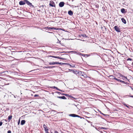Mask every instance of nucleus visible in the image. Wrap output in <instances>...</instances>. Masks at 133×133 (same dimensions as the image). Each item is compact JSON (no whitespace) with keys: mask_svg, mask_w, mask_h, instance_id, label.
Masks as SVG:
<instances>
[{"mask_svg":"<svg viewBox=\"0 0 133 133\" xmlns=\"http://www.w3.org/2000/svg\"><path fill=\"white\" fill-rule=\"evenodd\" d=\"M61 63H59L58 62H50V63H49V64L50 65L61 64Z\"/></svg>","mask_w":133,"mask_h":133,"instance_id":"1","label":"nucleus"},{"mask_svg":"<svg viewBox=\"0 0 133 133\" xmlns=\"http://www.w3.org/2000/svg\"><path fill=\"white\" fill-rule=\"evenodd\" d=\"M114 29L117 32H121V30L117 26H115L114 27Z\"/></svg>","mask_w":133,"mask_h":133,"instance_id":"2","label":"nucleus"},{"mask_svg":"<svg viewBox=\"0 0 133 133\" xmlns=\"http://www.w3.org/2000/svg\"><path fill=\"white\" fill-rule=\"evenodd\" d=\"M25 3H26L28 5H29L30 6H33L32 5V4L31 3H30L29 2L27 1V0H25Z\"/></svg>","mask_w":133,"mask_h":133,"instance_id":"3","label":"nucleus"},{"mask_svg":"<svg viewBox=\"0 0 133 133\" xmlns=\"http://www.w3.org/2000/svg\"><path fill=\"white\" fill-rule=\"evenodd\" d=\"M19 4L21 5H24L25 4V0L24 1H21L19 2Z\"/></svg>","mask_w":133,"mask_h":133,"instance_id":"4","label":"nucleus"},{"mask_svg":"<svg viewBox=\"0 0 133 133\" xmlns=\"http://www.w3.org/2000/svg\"><path fill=\"white\" fill-rule=\"evenodd\" d=\"M120 77H119V78L122 79L124 80L125 79H127V77H125L122 75H120Z\"/></svg>","mask_w":133,"mask_h":133,"instance_id":"5","label":"nucleus"},{"mask_svg":"<svg viewBox=\"0 0 133 133\" xmlns=\"http://www.w3.org/2000/svg\"><path fill=\"white\" fill-rule=\"evenodd\" d=\"M50 57H52L53 58H58V59H64V58H60L58 56H50Z\"/></svg>","mask_w":133,"mask_h":133,"instance_id":"6","label":"nucleus"},{"mask_svg":"<svg viewBox=\"0 0 133 133\" xmlns=\"http://www.w3.org/2000/svg\"><path fill=\"white\" fill-rule=\"evenodd\" d=\"M69 116L72 117H79V116L77 115H76L75 114H71L69 115Z\"/></svg>","mask_w":133,"mask_h":133,"instance_id":"7","label":"nucleus"},{"mask_svg":"<svg viewBox=\"0 0 133 133\" xmlns=\"http://www.w3.org/2000/svg\"><path fill=\"white\" fill-rule=\"evenodd\" d=\"M64 3L63 2H61L59 4V5L60 7H62L64 6Z\"/></svg>","mask_w":133,"mask_h":133,"instance_id":"8","label":"nucleus"},{"mask_svg":"<svg viewBox=\"0 0 133 133\" xmlns=\"http://www.w3.org/2000/svg\"><path fill=\"white\" fill-rule=\"evenodd\" d=\"M25 121L24 120H22L21 122V124L22 125H23L24 124H25Z\"/></svg>","mask_w":133,"mask_h":133,"instance_id":"9","label":"nucleus"},{"mask_svg":"<svg viewBox=\"0 0 133 133\" xmlns=\"http://www.w3.org/2000/svg\"><path fill=\"white\" fill-rule=\"evenodd\" d=\"M57 98H59L63 99H66V98L64 96H58V97H57Z\"/></svg>","mask_w":133,"mask_h":133,"instance_id":"10","label":"nucleus"},{"mask_svg":"<svg viewBox=\"0 0 133 133\" xmlns=\"http://www.w3.org/2000/svg\"><path fill=\"white\" fill-rule=\"evenodd\" d=\"M68 14L69 15L71 16L72 15L73 12L71 11L70 10V11H69L68 12Z\"/></svg>","mask_w":133,"mask_h":133,"instance_id":"11","label":"nucleus"},{"mask_svg":"<svg viewBox=\"0 0 133 133\" xmlns=\"http://www.w3.org/2000/svg\"><path fill=\"white\" fill-rule=\"evenodd\" d=\"M121 20L122 21V22L124 24L126 23V21L125 20L124 18H122L121 19Z\"/></svg>","mask_w":133,"mask_h":133,"instance_id":"12","label":"nucleus"},{"mask_svg":"<svg viewBox=\"0 0 133 133\" xmlns=\"http://www.w3.org/2000/svg\"><path fill=\"white\" fill-rule=\"evenodd\" d=\"M109 77L110 79H115V78L114 76H112V75L110 76Z\"/></svg>","mask_w":133,"mask_h":133,"instance_id":"13","label":"nucleus"},{"mask_svg":"<svg viewBox=\"0 0 133 133\" xmlns=\"http://www.w3.org/2000/svg\"><path fill=\"white\" fill-rule=\"evenodd\" d=\"M121 11L122 13H124L125 12V10L124 8H122L121 9Z\"/></svg>","mask_w":133,"mask_h":133,"instance_id":"14","label":"nucleus"},{"mask_svg":"<svg viewBox=\"0 0 133 133\" xmlns=\"http://www.w3.org/2000/svg\"><path fill=\"white\" fill-rule=\"evenodd\" d=\"M43 127L44 128V129H45V131L46 132L48 130V129H46V126L45 124H44L43 125Z\"/></svg>","mask_w":133,"mask_h":133,"instance_id":"15","label":"nucleus"},{"mask_svg":"<svg viewBox=\"0 0 133 133\" xmlns=\"http://www.w3.org/2000/svg\"><path fill=\"white\" fill-rule=\"evenodd\" d=\"M49 5L52 7H54V4H52L51 3H50Z\"/></svg>","mask_w":133,"mask_h":133,"instance_id":"16","label":"nucleus"},{"mask_svg":"<svg viewBox=\"0 0 133 133\" xmlns=\"http://www.w3.org/2000/svg\"><path fill=\"white\" fill-rule=\"evenodd\" d=\"M49 28L51 29H54L55 30H58V28Z\"/></svg>","mask_w":133,"mask_h":133,"instance_id":"17","label":"nucleus"},{"mask_svg":"<svg viewBox=\"0 0 133 133\" xmlns=\"http://www.w3.org/2000/svg\"><path fill=\"white\" fill-rule=\"evenodd\" d=\"M54 88H55L56 89L59 90V91H61V90H59V89L57 88V87H54Z\"/></svg>","mask_w":133,"mask_h":133,"instance_id":"18","label":"nucleus"},{"mask_svg":"<svg viewBox=\"0 0 133 133\" xmlns=\"http://www.w3.org/2000/svg\"><path fill=\"white\" fill-rule=\"evenodd\" d=\"M132 59L130 58H128L127 59V61H131Z\"/></svg>","mask_w":133,"mask_h":133,"instance_id":"19","label":"nucleus"},{"mask_svg":"<svg viewBox=\"0 0 133 133\" xmlns=\"http://www.w3.org/2000/svg\"><path fill=\"white\" fill-rule=\"evenodd\" d=\"M20 120L19 119V120H18V125H19V123H20Z\"/></svg>","mask_w":133,"mask_h":133,"instance_id":"20","label":"nucleus"},{"mask_svg":"<svg viewBox=\"0 0 133 133\" xmlns=\"http://www.w3.org/2000/svg\"><path fill=\"white\" fill-rule=\"evenodd\" d=\"M119 81L121 82H122L123 83H124V81H121V80H120V79L119 80Z\"/></svg>","mask_w":133,"mask_h":133,"instance_id":"21","label":"nucleus"},{"mask_svg":"<svg viewBox=\"0 0 133 133\" xmlns=\"http://www.w3.org/2000/svg\"><path fill=\"white\" fill-rule=\"evenodd\" d=\"M3 123L2 122H0V126H1L2 124Z\"/></svg>","mask_w":133,"mask_h":133,"instance_id":"22","label":"nucleus"},{"mask_svg":"<svg viewBox=\"0 0 133 133\" xmlns=\"http://www.w3.org/2000/svg\"><path fill=\"white\" fill-rule=\"evenodd\" d=\"M11 131L10 130H9L8 131V133H11Z\"/></svg>","mask_w":133,"mask_h":133,"instance_id":"23","label":"nucleus"},{"mask_svg":"<svg viewBox=\"0 0 133 133\" xmlns=\"http://www.w3.org/2000/svg\"><path fill=\"white\" fill-rule=\"evenodd\" d=\"M101 128L103 129H107V128H104V127H102Z\"/></svg>","mask_w":133,"mask_h":133,"instance_id":"24","label":"nucleus"},{"mask_svg":"<svg viewBox=\"0 0 133 133\" xmlns=\"http://www.w3.org/2000/svg\"><path fill=\"white\" fill-rule=\"evenodd\" d=\"M115 80H117V81H119V79H117V78H115Z\"/></svg>","mask_w":133,"mask_h":133,"instance_id":"25","label":"nucleus"},{"mask_svg":"<svg viewBox=\"0 0 133 133\" xmlns=\"http://www.w3.org/2000/svg\"><path fill=\"white\" fill-rule=\"evenodd\" d=\"M55 133H58V132L56 131H55Z\"/></svg>","mask_w":133,"mask_h":133,"instance_id":"26","label":"nucleus"},{"mask_svg":"<svg viewBox=\"0 0 133 133\" xmlns=\"http://www.w3.org/2000/svg\"><path fill=\"white\" fill-rule=\"evenodd\" d=\"M55 133H58V132L56 131H55Z\"/></svg>","mask_w":133,"mask_h":133,"instance_id":"27","label":"nucleus"},{"mask_svg":"<svg viewBox=\"0 0 133 133\" xmlns=\"http://www.w3.org/2000/svg\"><path fill=\"white\" fill-rule=\"evenodd\" d=\"M11 117H9V119H11Z\"/></svg>","mask_w":133,"mask_h":133,"instance_id":"28","label":"nucleus"},{"mask_svg":"<svg viewBox=\"0 0 133 133\" xmlns=\"http://www.w3.org/2000/svg\"><path fill=\"white\" fill-rule=\"evenodd\" d=\"M131 97H133V96H131Z\"/></svg>","mask_w":133,"mask_h":133,"instance_id":"29","label":"nucleus"},{"mask_svg":"<svg viewBox=\"0 0 133 133\" xmlns=\"http://www.w3.org/2000/svg\"><path fill=\"white\" fill-rule=\"evenodd\" d=\"M126 106L127 107H128V106H127V105H126Z\"/></svg>","mask_w":133,"mask_h":133,"instance_id":"30","label":"nucleus"},{"mask_svg":"<svg viewBox=\"0 0 133 133\" xmlns=\"http://www.w3.org/2000/svg\"><path fill=\"white\" fill-rule=\"evenodd\" d=\"M65 95V96H67V95Z\"/></svg>","mask_w":133,"mask_h":133,"instance_id":"31","label":"nucleus"},{"mask_svg":"<svg viewBox=\"0 0 133 133\" xmlns=\"http://www.w3.org/2000/svg\"><path fill=\"white\" fill-rule=\"evenodd\" d=\"M51 133H52V132H51Z\"/></svg>","mask_w":133,"mask_h":133,"instance_id":"32","label":"nucleus"}]
</instances>
